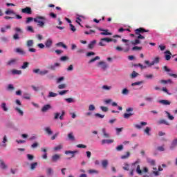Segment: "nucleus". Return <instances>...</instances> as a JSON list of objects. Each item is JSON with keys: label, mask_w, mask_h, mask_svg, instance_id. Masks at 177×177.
Here are the masks:
<instances>
[{"label": "nucleus", "mask_w": 177, "mask_h": 177, "mask_svg": "<svg viewBox=\"0 0 177 177\" xmlns=\"http://www.w3.org/2000/svg\"><path fill=\"white\" fill-rule=\"evenodd\" d=\"M150 30H146L144 28H139L135 30L136 35H138L137 39L131 41L132 45H139L140 40L145 39V36L142 35L144 32H149Z\"/></svg>", "instance_id": "obj_1"}, {"label": "nucleus", "mask_w": 177, "mask_h": 177, "mask_svg": "<svg viewBox=\"0 0 177 177\" xmlns=\"http://www.w3.org/2000/svg\"><path fill=\"white\" fill-rule=\"evenodd\" d=\"M35 23H37L38 27L44 28L45 27V21H46V17L42 16H37L34 18Z\"/></svg>", "instance_id": "obj_2"}, {"label": "nucleus", "mask_w": 177, "mask_h": 177, "mask_svg": "<svg viewBox=\"0 0 177 177\" xmlns=\"http://www.w3.org/2000/svg\"><path fill=\"white\" fill-rule=\"evenodd\" d=\"M127 113H124L123 117L124 118L128 119L130 117H132L133 115V108H128L126 109Z\"/></svg>", "instance_id": "obj_3"}, {"label": "nucleus", "mask_w": 177, "mask_h": 177, "mask_svg": "<svg viewBox=\"0 0 177 177\" xmlns=\"http://www.w3.org/2000/svg\"><path fill=\"white\" fill-rule=\"evenodd\" d=\"M61 158V155L55 153L51 157V161L52 162H57V161H59Z\"/></svg>", "instance_id": "obj_4"}, {"label": "nucleus", "mask_w": 177, "mask_h": 177, "mask_svg": "<svg viewBox=\"0 0 177 177\" xmlns=\"http://www.w3.org/2000/svg\"><path fill=\"white\" fill-rule=\"evenodd\" d=\"M21 12L25 13L26 15H32V10H31V8L30 7H26L25 8L21 9Z\"/></svg>", "instance_id": "obj_5"}, {"label": "nucleus", "mask_w": 177, "mask_h": 177, "mask_svg": "<svg viewBox=\"0 0 177 177\" xmlns=\"http://www.w3.org/2000/svg\"><path fill=\"white\" fill-rule=\"evenodd\" d=\"M15 52H16V53H19V55H21V56H26V51L22 48H15Z\"/></svg>", "instance_id": "obj_6"}, {"label": "nucleus", "mask_w": 177, "mask_h": 177, "mask_svg": "<svg viewBox=\"0 0 177 177\" xmlns=\"http://www.w3.org/2000/svg\"><path fill=\"white\" fill-rule=\"evenodd\" d=\"M165 60H171V56H172V53H171V51L169 50H166L165 52Z\"/></svg>", "instance_id": "obj_7"}, {"label": "nucleus", "mask_w": 177, "mask_h": 177, "mask_svg": "<svg viewBox=\"0 0 177 177\" xmlns=\"http://www.w3.org/2000/svg\"><path fill=\"white\" fill-rule=\"evenodd\" d=\"M158 102V103H160V104H162L163 106H169V104H171V102L167 100H161Z\"/></svg>", "instance_id": "obj_8"}, {"label": "nucleus", "mask_w": 177, "mask_h": 177, "mask_svg": "<svg viewBox=\"0 0 177 177\" xmlns=\"http://www.w3.org/2000/svg\"><path fill=\"white\" fill-rule=\"evenodd\" d=\"M0 167L2 169H8V165H6V163H5V162L3 160H2L1 159H0Z\"/></svg>", "instance_id": "obj_9"}, {"label": "nucleus", "mask_w": 177, "mask_h": 177, "mask_svg": "<svg viewBox=\"0 0 177 177\" xmlns=\"http://www.w3.org/2000/svg\"><path fill=\"white\" fill-rule=\"evenodd\" d=\"M99 66H101L102 70H106L107 68V67H109V66L107 65V64H106V62L101 61L98 63Z\"/></svg>", "instance_id": "obj_10"}, {"label": "nucleus", "mask_w": 177, "mask_h": 177, "mask_svg": "<svg viewBox=\"0 0 177 177\" xmlns=\"http://www.w3.org/2000/svg\"><path fill=\"white\" fill-rule=\"evenodd\" d=\"M176 146H177V138L173 140V141L171 142V145L170 146L171 150H174V149H175Z\"/></svg>", "instance_id": "obj_11"}, {"label": "nucleus", "mask_w": 177, "mask_h": 177, "mask_svg": "<svg viewBox=\"0 0 177 177\" xmlns=\"http://www.w3.org/2000/svg\"><path fill=\"white\" fill-rule=\"evenodd\" d=\"M78 153L77 151H65V154H71L72 158L75 157V153Z\"/></svg>", "instance_id": "obj_12"}, {"label": "nucleus", "mask_w": 177, "mask_h": 177, "mask_svg": "<svg viewBox=\"0 0 177 177\" xmlns=\"http://www.w3.org/2000/svg\"><path fill=\"white\" fill-rule=\"evenodd\" d=\"M160 84H162V85H165L167 84H172V80L171 79H169L167 80H160Z\"/></svg>", "instance_id": "obj_13"}, {"label": "nucleus", "mask_w": 177, "mask_h": 177, "mask_svg": "<svg viewBox=\"0 0 177 177\" xmlns=\"http://www.w3.org/2000/svg\"><path fill=\"white\" fill-rule=\"evenodd\" d=\"M52 44H53V41L50 39H48L45 43V45L46 48H50L52 46Z\"/></svg>", "instance_id": "obj_14"}, {"label": "nucleus", "mask_w": 177, "mask_h": 177, "mask_svg": "<svg viewBox=\"0 0 177 177\" xmlns=\"http://www.w3.org/2000/svg\"><path fill=\"white\" fill-rule=\"evenodd\" d=\"M160 63V57H156L151 62V66H154V64H158Z\"/></svg>", "instance_id": "obj_15"}, {"label": "nucleus", "mask_w": 177, "mask_h": 177, "mask_svg": "<svg viewBox=\"0 0 177 177\" xmlns=\"http://www.w3.org/2000/svg\"><path fill=\"white\" fill-rule=\"evenodd\" d=\"M130 156H131V152L127 151L125 155L121 156L120 158L122 160H127V158H129Z\"/></svg>", "instance_id": "obj_16"}, {"label": "nucleus", "mask_w": 177, "mask_h": 177, "mask_svg": "<svg viewBox=\"0 0 177 177\" xmlns=\"http://www.w3.org/2000/svg\"><path fill=\"white\" fill-rule=\"evenodd\" d=\"M11 73L13 75H20L21 74V71L14 69L11 71Z\"/></svg>", "instance_id": "obj_17"}, {"label": "nucleus", "mask_w": 177, "mask_h": 177, "mask_svg": "<svg viewBox=\"0 0 177 177\" xmlns=\"http://www.w3.org/2000/svg\"><path fill=\"white\" fill-rule=\"evenodd\" d=\"M113 142H114L113 140H102V145H106V143L107 145H110V144L113 143Z\"/></svg>", "instance_id": "obj_18"}, {"label": "nucleus", "mask_w": 177, "mask_h": 177, "mask_svg": "<svg viewBox=\"0 0 177 177\" xmlns=\"http://www.w3.org/2000/svg\"><path fill=\"white\" fill-rule=\"evenodd\" d=\"M95 44H96V40H93L92 41H91L90 44L88 45V49H92L93 48H94Z\"/></svg>", "instance_id": "obj_19"}, {"label": "nucleus", "mask_w": 177, "mask_h": 177, "mask_svg": "<svg viewBox=\"0 0 177 177\" xmlns=\"http://www.w3.org/2000/svg\"><path fill=\"white\" fill-rule=\"evenodd\" d=\"M44 131H45L46 133H47L48 135H53V131H52V129H50V127H46L44 129Z\"/></svg>", "instance_id": "obj_20"}, {"label": "nucleus", "mask_w": 177, "mask_h": 177, "mask_svg": "<svg viewBox=\"0 0 177 177\" xmlns=\"http://www.w3.org/2000/svg\"><path fill=\"white\" fill-rule=\"evenodd\" d=\"M1 109H2L3 111H6V112L9 111V109H8V106H6V103H5V102H3L1 104Z\"/></svg>", "instance_id": "obj_21"}, {"label": "nucleus", "mask_w": 177, "mask_h": 177, "mask_svg": "<svg viewBox=\"0 0 177 177\" xmlns=\"http://www.w3.org/2000/svg\"><path fill=\"white\" fill-rule=\"evenodd\" d=\"M16 62H17V59H12L7 62V66H12V65L15 64L16 63Z\"/></svg>", "instance_id": "obj_22"}, {"label": "nucleus", "mask_w": 177, "mask_h": 177, "mask_svg": "<svg viewBox=\"0 0 177 177\" xmlns=\"http://www.w3.org/2000/svg\"><path fill=\"white\" fill-rule=\"evenodd\" d=\"M26 45L28 46V48H31V46H34V40H28Z\"/></svg>", "instance_id": "obj_23"}, {"label": "nucleus", "mask_w": 177, "mask_h": 177, "mask_svg": "<svg viewBox=\"0 0 177 177\" xmlns=\"http://www.w3.org/2000/svg\"><path fill=\"white\" fill-rule=\"evenodd\" d=\"M49 109H50V106L49 104H46L42 107L41 111H43V113H45L46 111H48Z\"/></svg>", "instance_id": "obj_24"}, {"label": "nucleus", "mask_w": 177, "mask_h": 177, "mask_svg": "<svg viewBox=\"0 0 177 177\" xmlns=\"http://www.w3.org/2000/svg\"><path fill=\"white\" fill-rule=\"evenodd\" d=\"M11 27L10 25H7L5 28H1V32H6V30H10Z\"/></svg>", "instance_id": "obj_25"}, {"label": "nucleus", "mask_w": 177, "mask_h": 177, "mask_svg": "<svg viewBox=\"0 0 177 177\" xmlns=\"http://www.w3.org/2000/svg\"><path fill=\"white\" fill-rule=\"evenodd\" d=\"M68 138L69 140H75V137H74V134L73 133V132H71L68 134Z\"/></svg>", "instance_id": "obj_26"}, {"label": "nucleus", "mask_w": 177, "mask_h": 177, "mask_svg": "<svg viewBox=\"0 0 177 177\" xmlns=\"http://www.w3.org/2000/svg\"><path fill=\"white\" fill-rule=\"evenodd\" d=\"M60 64L55 63L54 65H51L49 66L50 70H56V67H59Z\"/></svg>", "instance_id": "obj_27"}, {"label": "nucleus", "mask_w": 177, "mask_h": 177, "mask_svg": "<svg viewBox=\"0 0 177 177\" xmlns=\"http://www.w3.org/2000/svg\"><path fill=\"white\" fill-rule=\"evenodd\" d=\"M165 113H166V114L167 115V118H169V120H170L171 121H174V120H175V117L171 115V113H169V112L165 111Z\"/></svg>", "instance_id": "obj_28"}, {"label": "nucleus", "mask_w": 177, "mask_h": 177, "mask_svg": "<svg viewBox=\"0 0 177 177\" xmlns=\"http://www.w3.org/2000/svg\"><path fill=\"white\" fill-rule=\"evenodd\" d=\"M102 165L103 168H107V165H109V161L107 160H102Z\"/></svg>", "instance_id": "obj_29"}, {"label": "nucleus", "mask_w": 177, "mask_h": 177, "mask_svg": "<svg viewBox=\"0 0 177 177\" xmlns=\"http://www.w3.org/2000/svg\"><path fill=\"white\" fill-rule=\"evenodd\" d=\"M158 124H165V125H169V122H168L167 120L162 119L158 121Z\"/></svg>", "instance_id": "obj_30"}, {"label": "nucleus", "mask_w": 177, "mask_h": 177, "mask_svg": "<svg viewBox=\"0 0 177 177\" xmlns=\"http://www.w3.org/2000/svg\"><path fill=\"white\" fill-rule=\"evenodd\" d=\"M29 64H30V63L25 62H24V64L21 66V68L22 70H26V68H27V67H28Z\"/></svg>", "instance_id": "obj_31"}, {"label": "nucleus", "mask_w": 177, "mask_h": 177, "mask_svg": "<svg viewBox=\"0 0 177 177\" xmlns=\"http://www.w3.org/2000/svg\"><path fill=\"white\" fill-rule=\"evenodd\" d=\"M150 131H151V129H150V127H147L145 128V129L144 130V132L145 133H147V135H148V136H150Z\"/></svg>", "instance_id": "obj_32"}, {"label": "nucleus", "mask_w": 177, "mask_h": 177, "mask_svg": "<svg viewBox=\"0 0 177 177\" xmlns=\"http://www.w3.org/2000/svg\"><path fill=\"white\" fill-rule=\"evenodd\" d=\"M144 77L147 80H151V78H154V75L153 74L145 75Z\"/></svg>", "instance_id": "obj_33"}, {"label": "nucleus", "mask_w": 177, "mask_h": 177, "mask_svg": "<svg viewBox=\"0 0 177 177\" xmlns=\"http://www.w3.org/2000/svg\"><path fill=\"white\" fill-rule=\"evenodd\" d=\"M101 35H111V32H109V30H104L100 33Z\"/></svg>", "instance_id": "obj_34"}, {"label": "nucleus", "mask_w": 177, "mask_h": 177, "mask_svg": "<svg viewBox=\"0 0 177 177\" xmlns=\"http://www.w3.org/2000/svg\"><path fill=\"white\" fill-rule=\"evenodd\" d=\"M102 131L104 138H110V135L106 132V129H102Z\"/></svg>", "instance_id": "obj_35"}, {"label": "nucleus", "mask_w": 177, "mask_h": 177, "mask_svg": "<svg viewBox=\"0 0 177 177\" xmlns=\"http://www.w3.org/2000/svg\"><path fill=\"white\" fill-rule=\"evenodd\" d=\"M56 45H57V46H62L64 49H67V46H66V44H63V42L57 43Z\"/></svg>", "instance_id": "obj_36"}, {"label": "nucleus", "mask_w": 177, "mask_h": 177, "mask_svg": "<svg viewBox=\"0 0 177 177\" xmlns=\"http://www.w3.org/2000/svg\"><path fill=\"white\" fill-rule=\"evenodd\" d=\"M101 41H104L105 42H113V39L109 38V37H105L101 39Z\"/></svg>", "instance_id": "obj_37"}, {"label": "nucleus", "mask_w": 177, "mask_h": 177, "mask_svg": "<svg viewBox=\"0 0 177 177\" xmlns=\"http://www.w3.org/2000/svg\"><path fill=\"white\" fill-rule=\"evenodd\" d=\"M46 172H47V175L49 176L52 175V174H53V170L52 169V168L49 167L46 169Z\"/></svg>", "instance_id": "obj_38"}, {"label": "nucleus", "mask_w": 177, "mask_h": 177, "mask_svg": "<svg viewBox=\"0 0 177 177\" xmlns=\"http://www.w3.org/2000/svg\"><path fill=\"white\" fill-rule=\"evenodd\" d=\"M96 60H100V57L96 56L95 57L91 59L88 63H93V62H96Z\"/></svg>", "instance_id": "obj_39"}, {"label": "nucleus", "mask_w": 177, "mask_h": 177, "mask_svg": "<svg viewBox=\"0 0 177 177\" xmlns=\"http://www.w3.org/2000/svg\"><path fill=\"white\" fill-rule=\"evenodd\" d=\"M53 149H54L55 151H57L59 150H62V149H63V145H58L57 147H55Z\"/></svg>", "instance_id": "obj_40"}, {"label": "nucleus", "mask_w": 177, "mask_h": 177, "mask_svg": "<svg viewBox=\"0 0 177 177\" xmlns=\"http://www.w3.org/2000/svg\"><path fill=\"white\" fill-rule=\"evenodd\" d=\"M37 165H38V162H32L30 165V169H35Z\"/></svg>", "instance_id": "obj_41"}, {"label": "nucleus", "mask_w": 177, "mask_h": 177, "mask_svg": "<svg viewBox=\"0 0 177 177\" xmlns=\"http://www.w3.org/2000/svg\"><path fill=\"white\" fill-rule=\"evenodd\" d=\"M117 151H122L124 150V145H121L116 147Z\"/></svg>", "instance_id": "obj_42"}, {"label": "nucleus", "mask_w": 177, "mask_h": 177, "mask_svg": "<svg viewBox=\"0 0 177 177\" xmlns=\"http://www.w3.org/2000/svg\"><path fill=\"white\" fill-rule=\"evenodd\" d=\"M31 21H34V18L32 17L26 18V24H29V23H31Z\"/></svg>", "instance_id": "obj_43"}, {"label": "nucleus", "mask_w": 177, "mask_h": 177, "mask_svg": "<svg viewBox=\"0 0 177 177\" xmlns=\"http://www.w3.org/2000/svg\"><path fill=\"white\" fill-rule=\"evenodd\" d=\"M15 110L17 111V113H19V114H20V115H23L24 114V112H23L20 108L16 107Z\"/></svg>", "instance_id": "obj_44"}, {"label": "nucleus", "mask_w": 177, "mask_h": 177, "mask_svg": "<svg viewBox=\"0 0 177 177\" xmlns=\"http://www.w3.org/2000/svg\"><path fill=\"white\" fill-rule=\"evenodd\" d=\"M102 88L104 91H110V89H111V86H109L107 85H104V86H102Z\"/></svg>", "instance_id": "obj_45"}, {"label": "nucleus", "mask_w": 177, "mask_h": 177, "mask_svg": "<svg viewBox=\"0 0 177 177\" xmlns=\"http://www.w3.org/2000/svg\"><path fill=\"white\" fill-rule=\"evenodd\" d=\"M67 85L66 84H61L58 86V89H65Z\"/></svg>", "instance_id": "obj_46"}, {"label": "nucleus", "mask_w": 177, "mask_h": 177, "mask_svg": "<svg viewBox=\"0 0 177 177\" xmlns=\"http://www.w3.org/2000/svg\"><path fill=\"white\" fill-rule=\"evenodd\" d=\"M95 32H96L95 30H90L88 32V31L84 32V34H86V35H89L91 34H95Z\"/></svg>", "instance_id": "obj_47"}, {"label": "nucleus", "mask_w": 177, "mask_h": 177, "mask_svg": "<svg viewBox=\"0 0 177 177\" xmlns=\"http://www.w3.org/2000/svg\"><path fill=\"white\" fill-rule=\"evenodd\" d=\"M88 174H99V171L95 170V169H90L88 171Z\"/></svg>", "instance_id": "obj_48"}, {"label": "nucleus", "mask_w": 177, "mask_h": 177, "mask_svg": "<svg viewBox=\"0 0 177 177\" xmlns=\"http://www.w3.org/2000/svg\"><path fill=\"white\" fill-rule=\"evenodd\" d=\"M139 75V73H136L135 71H133L131 73V78H136Z\"/></svg>", "instance_id": "obj_49"}, {"label": "nucleus", "mask_w": 177, "mask_h": 177, "mask_svg": "<svg viewBox=\"0 0 177 177\" xmlns=\"http://www.w3.org/2000/svg\"><path fill=\"white\" fill-rule=\"evenodd\" d=\"M57 96V94L53 92H50L48 95V97H56Z\"/></svg>", "instance_id": "obj_50"}, {"label": "nucleus", "mask_w": 177, "mask_h": 177, "mask_svg": "<svg viewBox=\"0 0 177 177\" xmlns=\"http://www.w3.org/2000/svg\"><path fill=\"white\" fill-rule=\"evenodd\" d=\"M122 95H128V93H129V90H128L127 88H123L122 91Z\"/></svg>", "instance_id": "obj_51"}, {"label": "nucleus", "mask_w": 177, "mask_h": 177, "mask_svg": "<svg viewBox=\"0 0 177 177\" xmlns=\"http://www.w3.org/2000/svg\"><path fill=\"white\" fill-rule=\"evenodd\" d=\"M141 84H143V81L132 83L131 86H136V85H141Z\"/></svg>", "instance_id": "obj_52"}, {"label": "nucleus", "mask_w": 177, "mask_h": 177, "mask_svg": "<svg viewBox=\"0 0 177 177\" xmlns=\"http://www.w3.org/2000/svg\"><path fill=\"white\" fill-rule=\"evenodd\" d=\"M77 147H78V149H86V145L83 144H79L77 145Z\"/></svg>", "instance_id": "obj_53"}, {"label": "nucleus", "mask_w": 177, "mask_h": 177, "mask_svg": "<svg viewBox=\"0 0 177 177\" xmlns=\"http://www.w3.org/2000/svg\"><path fill=\"white\" fill-rule=\"evenodd\" d=\"M157 150H158V151H165V148H164V145L163 146H159V147H157Z\"/></svg>", "instance_id": "obj_54"}, {"label": "nucleus", "mask_w": 177, "mask_h": 177, "mask_svg": "<svg viewBox=\"0 0 177 177\" xmlns=\"http://www.w3.org/2000/svg\"><path fill=\"white\" fill-rule=\"evenodd\" d=\"M67 92H68V90H64L62 91H59V95H60L61 96H63V95H66Z\"/></svg>", "instance_id": "obj_55"}, {"label": "nucleus", "mask_w": 177, "mask_h": 177, "mask_svg": "<svg viewBox=\"0 0 177 177\" xmlns=\"http://www.w3.org/2000/svg\"><path fill=\"white\" fill-rule=\"evenodd\" d=\"M48 71L44 70V71H40V72H39V74L40 75H45L48 74Z\"/></svg>", "instance_id": "obj_56"}, {"label": "nucleus", "mask_w": 177, "mask_h": 177, "mask_svg": "<svg viewBox=\"0 0 177 177\" xmlns=\"http://www.w3.org/2000/svg\"><path fill=\"white\" fill-rule=\"evenodd\" d=\"M27 158L28 160H29L30 161H32V160H34V156L31 155V154H28L27 155Z\"/></svg>", "instance_id": "obj_57"}, {"label": "nucleus", "mask_w": 177, "mask_h": 177, "mask_svg": "<svg viewBox=\"0 0 177 177\" xmlns=\"http://www.w3.org/2000/svg\"><path fill=\"white\" fill-rule=\"evenodd\" d=\"M131 50H142V47L133 46V47L131 48Z\"/></svg>", "instance_id": "obj_58"}, {"label": "nucleus", "mask_w": 177, "mask_h": 177, "mask_svg": "<svg viewBox=\"0 0 177 177\" xmlns=\"http://www.w3.org/2000/svg\"><path fill=\"white\" fill-rule=\"evenodd\" d=\"M95 117H97L98 118H104V115H102L100 113H95Z\"/></svg>", "instance_id": "obj_59"}, {"label": "nucleus", "mask_w": 177, "mask_h": 177, "mask_svg": "<svg viewBox=\"0 0 177 177\" xmlns=\"http://www.w3.org/2000/svg\"><path fill=\"white\" fill-rule=\"evenodd\" d=\"M95 105H93V104H91L88 106L89 111H93V110H95Z\"/></svg>", "instance_id": "obj_60"}, {"label": "nucleus", "mask_w": 177, "mask_h": 177, "mask_svg": "<svg viewBox=\"0 0 177 177\" xmlns=\"http://www.w3.org/2000/svg\"><path fill=\"white\" fill-rule=\"evenodd\" d=\"M65 100L68 103H74V100L73 98H66Z\"/></svg>", "instance_id": "obj_61"}, {"label": "nucleus", "mask_w": 177, "mask_h": 177, "mask_svg": "<svg viewBox=\"0 0 177 177\" xmlns=\"http://www.w3.org/2000/svg\"><path fill=\"white\" fill-rule=\"evenodd\" d=\"M145 100H146V102H153V98L152 97H145Z\"/></svg>", "instance_id": "obj_62"}, {"label": "nucleus", "mask_w": 177, "mask_h": 177, "mask_svg": "<svg viewBox=\"0 0 177 177\" xmlns=\"http://www.w3.org/2000/svg\"><path fill=\"white\" fill-rule=\"evenodd\" d=\"M6 15H15L13 10H7L5 12Z\"/></svg>", "instance_id": "obj_63"}, {"label": "nucleus", "mask_w": 177, "mask_h": 177, "mask_svg": "<svg viewBox=\"0 0 177 177\" xmlns=\"http://www.w3.org/2000/svg\"><path fill=\"white\" fill-rule=\"evenodd\" d=\"M27 30L30 31V32H34V28H32V26H28Z\"/></svg>", "instance_id": "obj_64"}]
</instances>
